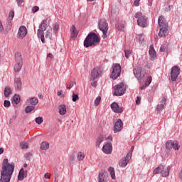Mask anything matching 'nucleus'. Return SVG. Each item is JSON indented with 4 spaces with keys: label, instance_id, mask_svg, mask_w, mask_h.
<instances>
[{
    "label": "nucleus",
    "instance_id": "nucleus-1",
    "mask_svg": "<svg viewBox=\"0 0 182 182\" xmlns=\"http://www.w3.org/2000/svg\"><path fill=\"white\" fill-rule=\"evenodd\" d=\"M15 170V164H9L8 159H4L1 163V170L0 173V182H9L14 171Z\"/></svg>",
    "mask_w": 182,
    "mask_h": 182
},
{
    "label": "nucleus",
    "instance_id": "nucleus-2",
    "mask_svg": "<svg viewBox=\"0 0 182 182\" xmlns=\"http://www.w3.org/2000/svg\"><path fill=\"white\" fill-rule=\"evenodd\" d=\"M99 42H100L99 36L95 33H90L84 41V46L85 48L96 46V45H99Z\"/></svg>",
    "mask_w": 182,
    "mask_h": 182
},
{
    "label": "nucleus",
    "instance_id": "nucleus-3",
    "mask_svg": "<svg viewBox=\"0 0 182 182\" xmlns=\"http://www.w3.org/2000/svg\"><path fill=\"white\" fill-rule=\"evenodd\" d=\"M158 23L159 26V36L163 38V36H166V35L168 34V23L167 21L164 18V16H161L159 18Z\"/></svg>",
    "mask_w": 182,
    "mask_h": 182
},
{
    "label": "nucleus",
    "instance_id": "nucleus-4",
    "mask_svg": "<svg viewBox=\"0 0 182 182\" xmlns=\"http://www.w3.org/2000/svg\"><path fill=\"white\" fill-rule=\"evenodd\" d=\"M170 170H171V167H166L164 165L160 164L154 170V174H160L161 177H168Z\"/></svg>",
    "mask_w": 182,
    "mask_h": 182
},
{
    "label": "nucleus",
    "instance_id": "nucleus-5",
    "mask_svg": "<svg viewBox=\"0 0 182 182\" xmlns=\"http://www.w3.org/2000/svg\"><path fill=\"white\" fill-rule=\"evenodd\" d=\"M48 29V21L43 20L39 29L37 31L38 37L40 38L42 43H45V31Z\"/></svg>",
    "mask_w": 182,
    "mask_h": 182
},
{
    "label": "nucleus",
    "instance_id": "nucleus-6",
    "mask_svg": "<svg viewBox=\"0 0 182 182\" xmlns=\"http://www.w3.org/2000/svg\"><path fill=\"white\" fill-rule=\"evenodd\" d=\"M99 29L102 32V38L106 39L109 35H107V31H109V24L106 19L102 18L98 24Z\"/></svg>",
    "mask_w": 182,
    "mask_h": 182
},
{
    "label": "nucleus",
    "instance_id": "nucleus-7",
    "mask_svg": "<svg viewBox=\"0 0 182 182\" xmlns=\"http://www.w3.org/2000/svg\"><path fill=\"white\" fill-rule=\"evenodd\" d=\"M135 18L137 19L139 26H141V28H146L147 26V18L143 16L141 12L136 13Z\"/></svg>",
    "mask_w": 182,
    "mask_h": 182
},
{
    "label": "nucleus",
    "instance_id": "nucleus-8",
    "mask_svg": "<svg viewBox=\"0 0 182 182\" xmlns=\"http://www.w3.org/2000/svg\"><path fill=\"white\" fill-rule=\"evenodd\" d=\"M103 75V68L102 67H96L91 71L90 80H96Z\"/></svg>",
    "mask_w": 182,
    "mask_h": 182
},
{
    "label": "nucleus",
    "instance_id": "nucleus-9",
    "mask_svg": "<svg viewBox=\"0 0 182 182\" xmlns=\"http://www.w3.org/2000/svg\"><path fill=\"white\" fill-rule=\"evenodd\" d=\"M120 73H122V67L119 64H114L112 66V73L110 75V78L114 80L117 79L119 76H120Z\"/></svg>",
    "mask_w": 182,
    "mask_h": 182
},
{
    "label": "nucleus",
    "instance_id": "nucleus-10",
    "mask_svg": "<svg viewBox=\"0 0 182 182\" xmlns=\"http://www.w3.org/2000/svg\"><path fill=\"white\" fill-rule=\"evenodd\" d=\"M114 96H122L126 92L124 84L117 85L114 87Z\"/></svg>",
    "mask_w": 182,
    "mask_h": 182
},
{
    "label": "nucleus",
    "instance_id": "nucleus-11",
    "mask_svg": "<svg viewBox=\"0 0 182 182\" xmlns=\"http://www.w3.org/2000/svg\"><path fill=\"white\" fill-rule=\"evenodd\" d=\"M180 75V67L175 65L171 68V80L176 82Z\"/></svg>",
    "mask_w": 182,
    "mask_h": 182
},
{
    "label": "nucleus",
    "instance_id": "nucleus-12",
    "mask_svg": "<svg viewBox=\"0 0 182 182\" xmlns=\"http://www.w3.org/2000/svg\"><path fill=\"white\" fill-rule=\"evenodd\" d=\"M166 150H171V149H173V150H178V149H180L178 141L172 140L168 141L166 143Z\"/></svg>",
    "mask_w": 182,
    "mask_h": 182
},
{
    "label": "nucleus",
    "instance_id": "nucleus-13",
    "mask_svg": "<svg viewBox=\"0 0 182 182\" xmlns=\"http://www.w3.org/2000/svg\"><path fill=\"white\" fill-rule=\"evenodd\" d=\"M134 75L138 80H143L144 78V70L141 69V67H137L134 69Z\"/></svg>",
    "mask_w": 182,
    "mask_h": 182
},
{
    "label": "nucleus",
    "instance_id": "nucleus-14",
    "mask_svg": "<svg viewBox=\"0 0 182 182\" xmlns=\"http://www.w3.org/2000/svg\"><path fill=\"white\" fill-rule=\"evenodd\" d=\"M130 159H132V152H129L125 158H123L119 161L120 167H126L127 163L130 161Z\"/></svg>",
    "mask_w": 182,
    "mask_h": 182
},
{
    "label": "nucleus",
    "instance_id": "nucleus-15",
    "mask_svg": "<svg viewBox=\"0 0 182 182\" xmlns=\"http://www.w3.org/2000/svg\"><path fill=\"white\" fill-rule=\"evenodd\" d=\"M123 129V122L121 119H117L114 125L113 132L114 133H119Z\"/></svg>",
    "mask_w": 182,
    "mask_h": 182
},
{
    "label": "nucleus",
    "instance_id": "nucleus-16",
    "mask_svg": "<svg viewBox=\"0 0 182 182\" xmlns=\"http://www.w3.org/2000/svg\"><path fill=\"white\" fill-rule=\"evenodd\" d=\"M28 33V30L26 29V27L21 26L20 28L18 29V36L20 39H23L26 36Z\"/></svg>",
    "mask_w": 182,
    "mask_h": 182
},
{
    "label": "nucleus",
    "instance_id": "nucleus-17",
    "mask_svg": "<svg viewBox=\"0 0 182 182\" xmlns=\"http://www.w3.org/2000/svg\"><path fill=\"white\" fill-rule=\"evenodd\" d=\"M113 151V147L112 146V144L107 143L104 144L102 147V151L105 154H112V151Z\"/></svg>",
    "mask_w": 182,
    "mask_h": 182
},
{
    "label": "nucleus",
    "instance_id": "nucleus-18",
    "mask_svg": "<svg viewBox=\"0 0 182 182\" xmlns=\"http://www.w3.org/2000/svg\"><path fill=\"white\" fill-rule=\"evenodd\" d=\"M111 109L114 113H122L123 112V107L119 105V104L116 102H113L111 105Z\"/></svg>",
    "mask_w": 182,
    "mask_h": 182
},
{
    "label": "nucleus",
    "instance_id": "nucleus-19",
    "mask_svg": "<svg viewBox=\"0 0 182 182\" xmlns=\"http://www.w3.org/2000/svg\"><path fill=\"white\" fill-rule=\"evenodd\" d=\"M98 177V182H107L108 176L107 171H102L101 172H100Z\"/></svg>",
    "mask_w": 182,
    "mask_h": 182
},
{
    "label": "nucleus",
    "instance_id": "nucleus-20",
    "mask_svg": "<svg viewBox=\"0 0 182 182\" xmlns=\"http://www.w3.org/2000/svg\"><path fill=\"white\" fill-rule=\"evenodd\" d=\"M14 86L16 90L21 91V90L22 89V80H21V78L16 77L14 79Z\"/></svg>",
    "mask_w": 182,
    "mask_h": 182
},
{
    "label": "nucleus",
    "instance_id": "nucleus-21",
    "mask_svg": "<svg viewBox=\"0 0 182 182\" xmlns=\"http://www.w3.org/2000/svg\"><path fill=\"white\" fill-rule=\"evenodd\" d=\"M27 176H28V171H25L23 170V168H22L19 171L18 179L20 181H22L23 178H26Z\"/></svg>",
    "mask_w": 182,
    "mask_h": 182
},
{
    "label": "nucleus",
    "instance_id": "nucleus-22",
    "mask_svg": "<svg viewBox=\"0 0 182 182\" xmlns=\"http://www.w3.org/2000/svg\"><path fill=\"white\" fill-rule=\"evenodd\" d=\"M149 55L151 59L157 58V54H156V50H154V46L153 45H151L149 47Z\"/></svg>",
    "mask_w": 182,
    "mask_h": 182
},
{
    "label": "nucleus",
    "instance_id": "nucleus-23",
    "mask_svg": "<svg viewBox=\"0 0 182 182\" xmlns=\"http://www.w3.org/2000/svg\"><path fill=\"white\" fill-rule=\"evenodd\" d=\"M71 38L75 39L77 37V30H76V27L75 25H73L70 28Z\"/></svg>",
    "mask_w": 182,
    "mask_h": 182
},
{
    "label": "nucleus",
    "instance_id": "nucleus-24",
    "mask_svg": "<svg viewBox=\"0 0 182 182\" xmlns=\"http://www.w3.org/2000/svg\"><path fill=\"white\" fill-rule=\"evenodd\" d=\"M166 100H167V98L166 97H163L161 100V103L157 105L156 109L158 112H160L164 109V105H166Z\"/></svg>",
    "mask_w": 182,
    "mask_h": 182
},
{
    "label": "nucleus",
    "instance_id": "nucleus-25",
    "mask_svg": "<svg viewBox=\"0 0 182 182\" xmlns=\"http://www.w3.org/2000/svg\"><path fill=\"white\" fill-rule=\"evenodd\" d=\"M27 102H28V103H30V105H31V106H33V107L36 106V105H37L38 103H39V100H38V98H36V97H35L28 99V100H27Z\"/></svg>",
    "mask_w": 182,
    "mask_h": 182
},
{
    "label": "nucleus",
    "instance_id": "nucleus-26",
    "mask_svg": "<svg viewBox=\"0 0 182 182\" xmlns=\"http://www.w3.org/2000/svg\"><path fill=\"white\" fill-rule=\"evenodd\" d=\"M58 110H59V113H60V114H61V116L66 114V105H60L58 107Z\"/></svg>",
    "mask_w": 182,
    "mask_h": 182
},
{
    "label": "nucleus",
    "instance_id": "nucleus-27",
    "mask_svg": "<svg viewBox=\"0 0 182 182\" xmlns=\"http://www.w3.org/2000/svg\"><path fill=\"white\" fill-rule=\"evenodd\" d=\"M15 59L16 63H23L22 54L21 53L17 52L15 54Z\"/></svg>",
    "mask_w": 182,
    "mask_h": 182
},
{
    "label": "nucleus",
    "instance_id": "nucleus-28",
    "mask_svg": "<svg viewBox=\"0 0 182 182\" xmlns=\"http://www.w3.org/2000/svg\"><path fill=\"white\" fill-rule=\"evenodd\" d=\"M45 38L46 39H48V41H50L52 39V29L48 28L46 32L45 33Z\"/></svg>",
    "mask_w": 182,
    "mask_h": 182
},
{
    "label": "nucleus",
    "instance_id": "nucleus-29",
    "mask_svg": "<svg viewBox=\"0 0 182 182\" xmlns=\"http://www.w3.org/2000/svg\"><path fill=\"white\" fill-rule=\"evenodd\" d=\"M104 139H105V138L102 135H100L97 138L96 145H97V147H100V144H102V143H103Z\"/></svg>",
    "mask_w": 182,
    "mask_h": 182
},
{
    "label": "nucleus",
    "instance_id": "nucleus-30",
    "mask_svg": "<svg viewBox=\"0 0 182 182\" xmlns=\"http://www.w3.org/2000/svg\"><path fill=\"white\" fill-rule=\"evenodd\" d=\"M12 93V90H11V87H6L4 89V96L5 97H9V95Z\"/></svg>",
    "mask_w": 182,
    "mask_h": 182
},
{
    "label": "nucleus",
    "instance_id": "nucleus-31",
    "mask_svg": "<svg viewBox=\"0 0 182 182\" xmlns=\"http://www.w3.org/2000/svg\"><path fill=\"white\" fill-rule=\"evenodd\" d=\"M22 65H23V63H17L16 64H15L14 65L15 72H20L21 70L22 69Z\"/></svg>",
    "mask_w": 182,
    "mask_h": 182
},
{
    "label": "nucleus",
    "instance_id": "nucleus-32",
    "mask_svg": "<svg viewBox=\"0 0 182 182\" xmlns=\"http://www.w3.org/2000/svg\"><path fill=\"white\" fill-rule=\"evenodd\" d=\"M41 150H48V149H49V143L46 141L42 142L41 145Z\"/></svg>",
    "mask_w": 182,
    "mask_h": 182
},
{
    "label": "nucleus",
    "instance_id": "nucleus-33",
    "mask_svg": "<svg viewBox=\"0 0 182 182\" xmlns=\"http://www.w3.org/2000/svg\"><path fill=\"white\" fill-rule=\"evenodd\" d=\"M108 171L109 172L112 178L114 180L116 178V174L114 173V168H109Z\"/></svg>",
    "mask_w": 182,
    "mask_h": 182
},
{
    "label": "nucleus",
    "instance_id": "nucleus-34",
    "mask_svg": "<svg viewBox=\"0 0 182 182\" xmlns=\"http://www.w3.org/2000/svg\"><path fill=\"white\" fill-rule=\"evenodd\" d=\"M33 110H35V107H33V105L27 106L26 107L25 112L26 113H31V112H33Z\"/></svg>",
    "mask_w": 182,
    "mask_h": 182
},
{
    "label": "nucleus",
    "instance_id": "nucleus-35",
    "mask_svg": "<svg viewBox=\"0 0 182 182\" xmlns=\"http://www.w3.org/2000/svg\"><path fill=\"white\" fill-rule=\"evenodd\" d=\"M85 159V154L83 152H78L77 154V160L82 161Z\"/></svg>",
    "mask_w": 182,
    "mask_h": 182
},
{
    "label": "nucleus",
    "instance_id": "nucleus-36",
    "mask_svg": "<svg viewBox=\"0 0 182 182\" xmlns=\"http://www.w3.org/2000/svg\"><path fill=\"white\" fill-rule=\"evenodd\" d=\"M14 102L16 103V105H18L21 102V97L18 95H15L14 96Z\"/></svg>",
    "mask_w": 182,
    "mask_h": 182
},
{
    "label": "nucleus",
    "instance_id": "nucleus-37",
    "mask_svg": "<svg viewBox=\"0 0 182 182\" xmlns=\"http://www.w3.org/2000/svg\"><path fill=\"white\" fill-rule=\"evenodd\" d=\"M151 76H149L145 81V86H149L151 83Z\"/></svg>",
    "mask_w": 182,
    "mask_h": 182
},
{
    "label": "nucleus",
    "instance_id": "nucleus-38",
    "mask_svg": "<svg viewBox=\"0 0 182 182\" xmlns=\"http://www.w3.org/2000/svg\"><path fill=\"white\" fill-rule=\"evenodd\" d=\"M124 53H125V58H127V59H129V58H130V55H132V50H125Z\"/></svg>",
    "mask_w": 182,
    "mask_h": 182
},
{
    "label": "nucleus",
    "instance_id": "nucleus-39",
    "mask_svg": "<svg viewBox=\"0 0 182 182\" xmlns=\"http://www.w3.org/2000/svg\"><path fill=\"white\" fill-rule=\"evenodd\" d=\"M15 16V12L14 11H11L9 14V18L10 21H12L14 19V17Z\"/></svg>",
    "mask_w": 182,
    "mask_h": 182
},
{
    "label": "nucleus",
    "instance_id": "nucleus-40",
    "mask_svg": "<svg viewBox=\"0 0 182 182\" xmlns=\"http://www.w3.org/2000/svg\"><path fill=\"white\" fill-rule=\"evenodd\" d=\"M72 97H73V102H77V100H79V95L75 93L73 94Z\"/></svg>",
    "mask_w": 182,
    "mask_h": 182
},
{
    "label": "nucleus",
    "instance_id": "nucleus-41",
    "mask_svg": "<svg viewBox=\"0 0 182 182\" xmlns=\"http://www.w3.org/2000/svg\"><path fill=\"white\" fill-rule=\"evenodd\" d=\"M43 122V119H42V117H38L36 118V123H37V124H41Z\"/></svg>",
    "mask_w": 182,
    "mask_h": 182
},
{
    "label": "nucleus",
    "instance_id": "nucleus-42",
    "mask_svg": "<svg viewBox=\"0 0 182 182\" xmlns=\"http://www.w3.org/2000/svg\"><path fill=\"white\" fill-rule=\"evenodd\" d=\"M100 100H102V98L100 97H97V98L95 100V105L99 106V105L100 103Z\"/></svg>",
    "mask_w": 182,
    "mask_h": 182
},
{
    "label": "nucleus",
    "instance_id": "nucleus-43",
    "mask_svg": "<svg viewBox=\"0 0 182 182\" xmlns=\"http://www.w3.org/2000/svg\"><path fill=\"white\" fill-rule=\"evenodd\" d=\"M20 146H21V149H28V143H26V142H21V144H20Z\"/></svg>",
    "mask_w": 182,
    "mask_h": 182
},
{
    "label": "nucleus",
    "instance_id": "nucleus-44",
    "mask_svg": "<svg viewBox=\"0 0 182 182\" xmlns=\"http://www.w3.org/2000/svg\"><path fill=\"white\" fill-rule=\"evenodd\" d=\"M166 50H167V46H166V45L161 46L160 51L161 52H166Z\"/></svg>",
    "mask_w": 182,
    "mask_h": 182
},
{
    "label": "nucleus",
    "instance_id": "nucleus-45",
    "mask_svg": "<svg viewBox=\"0 0 182 182\" xmlns=\"http://www.w3.org/2000/svg\"><path fill=\"white\" fill-rule=\"evenodd\" d=\"M38 11H39V6H35L32 8V12L33 14H36V12H38Z\"/></svg>",
    "mask_w": 182,
    "mask_h": 182
},
{
    "label": "nucleus",
    "instance_id": "nucleus-46",
    "mask_svg": "<svg viewBox=\"0 0 182 182\" xmlns=\"http://www.w3.org/2000/svg\"><path fill=\"white\" fill-rule=\"evenodd\" d=\"M4 107H9L11 106V102L9 100H5L4 102Z\"/></svg>",
    "mask_w": 182,
    "mask_h": 182
},
{
    "label": "nucleus",
    "instance_id": "nucleus-47",
    "mask_svg": "<svg viewBox=\"0 0 182 182\" xmlns=\"http://www.w3.org/2000/svg\"><path fill=\"white\" fill-rule=\"evenodd\" d=\"M51 176H52V174L49 173L48 172L44 174V178L47 179V180L50 179Z\"/></svg>",
    "mask_w": 182,
    "mask_h": 182
},
{
    "label": "nucleus",
    "instance_id": "nucleus-48",
    "mask_svg": "<svg viewBox=\"0 0 182 182\" xmlns=\"http://www.w3.org/2000/svg\"><path fill=\"white\" fill-rule=\"evenodd\" d=\"M91 81V86H92V87H96V86H97V82L95 81V80H90Z\"/></svg>",
    "mask_w": 182,
    "mask_h": 182
},
{
    "label": "nucleus",
    "instance_id": "nucleus-49",
    "mask_svg": "<svg viewBox=\"0 0 182 182\" xmlns=\"http://www.w3.org/2000/svg\"><path fill=\"white\" fill-rule=\"evenodd\" d=\"M18 6H22V4L23 2H25V0H16Z\"/></svg>",
    "mask_w": 182,
    "mask_h": 182
},
{
    "label": "nucleus",
    "instance_id": "nucleus-50",
    "mask_svg": "<svg viewBox=\"0 0 182 182\" xmlns=\"http://www.w3.org/2000/svg\"><path fill=\"white\" fill-rule=\"evenodd\" d=\"M75 83L73 82H70V84L67 85V89H72Z\"/></svg>",
    "mask_w": 182,
    "mask_h": 182
},
{
    "label": "nucleus",
    "instance_id": "nucleus-51",
    "mask_svg": "<svg viewBox=\"0 0 182 182\" xmlns=\"http://www.w3.org/2000/svg\"><path fill=\"white\" fill-rule=\"evenodd\" d=\"M4 32V26L2 25V21H0V33Z\"/></svg>",
    "mask_w": 182,
    "mask_h": 182
},
{
    "label": "nucleus",
    "instance_id": "nucleus-52",
    "mask_svg": "<svg viewBox=\"0 0 182 182\" xmlns=\"http://www.w3.org/2000/svg\"><path fill=\"white\" fill-rule=\"evenodd\" d=\"M141 100V97H137L136 100V105H140V101Z\"/></svg>",
    "mask_w": 182,
    "mask_h": 182
},
{
    "label": "nucleus",
    "instance_id": "nucleus-53",
    "mask_svg": "<svg viewBox=\"0 0 182 182\" xmlns=\"http://www.w3.org/2000/svg\"><path fill=\"white\" fill-rule=\"evenodd\" d=\"M143 41H144V37L143 36H141L139 38V43H143Z\"/></svg>",
    "mask_w": 182,
    "mask_h": 182
},
{
    "label": "nucleus",
    "instance_id": "nucleus-54",
    "mask_svg": "<svg viewBox=\"0 0 182 182\" xmlns=\"http://www.w3.org/2000/svg\"><path fill=\"white\" fill-rule=\"evenodd\" d=\"M62 93H63V91L60 90V91H58L57 95L58 96H60V97H63V95H62Z\"/></svg>",
    "mask_w": 182,
    "mask_h": 182
},
{
    "label": "nucleus",
    "instance_id": "nucleus-55",
    "mask_svg": "<svg viewBox=\"0 0 182 182\" xmlns=\"http://www.w3.org/2000/svg\"><path fill=\"white\" fill-rule=\"evenodd\" d=\"M54 31H59V24H55V26L53 27Z\"/></svg>",
    "mask_w": 182,
    "mask_h": 182
},
{
    "label": "nucleus",
    "instance_id": "nucleus-56",
    "mask_svg": "<svg viewBox=\"0 0 182 182\" xmlns=\"http://www.w3.org/2000/svg\"><path fill=\"white\" fill-rule=\"evenodd\" d=\"M139 2H140V0H134V5L135 6H139Z\"/></svg>",
    "mask_w": 182,
    "mask_h": 182
},
{
    "label": "nucleus",
    "instance_id": "nucleus-57",
    "mask_svg": "<svg viewBox=\"0 0 182 182\" xmlns=\"http://www.w3.org/2000/svg\"><path fill=\"white\" fill-rule=\"evenodd\" d=\"M47 58H50V59H52V58H53V55L52 53H49L48 55H47Z\"/></svg>",
    "mask_w": 182,
    "mask_h": 182
},
{
    "label": "nucleus",
    "instance_id": "nucleus-58",
    "mask_svg": "<svg viewBox=\"0 0 182 182\" xmlns=\"http://www.w3.org/2000/svg\"><path fill=\"white\" fill-rule=\"evenodd\" d=\"M146 87H147V86L144 85L142 87H140L141 90H144V89H146Z\"/></svg>",
    "mask_w": 182,
    "mask_h": 182
},
{
    "label": "nucleus",
    "instance_id": "nucleus-59",
    "mask_svg": "<svg viewBox=\"0 0 182 182\" xmlns=\"http://www.w3.org/2000/svg\"><path fill=\"white\" fill-rule=\"evenodd\" d=\"M4 153V148H0V154Z\"/></svg>",
    "mask_w": 182,
    "mask_h": 182
},
{
    "label": "nucleus",
    "instance_id": "nucleus-60",
    "mask_svg": "<svg viewBox=\"0 0 182 182\" xmlns=\"http://www.w3.org/2000/svg\"><path fill=\"white\" fill-rule=\"evenodd\" d=\"M118 28H119V29H123V28H124V25L122 24V26H121V27H120V26H118Z\"/></svg>",
    "mask_w": 182,
    "mask_h": 182
},
{
    "label": "nucleus",
    "instance_id": "nucleus-61",
    "mask_svg": "<svg viewBox=\"0 0 182 182\" xmlns=\"http://www.w3.org/2000/svg\"><path fill=\"white\" fill-rule=\"evenodd\" d=\"M108 140H112L113 139V137L112 136H108Z\"/></svg>",
    "mask_w": 182,
    "mask_h": 182
},
{
    "label": "nucleus",
    "instance_id": "nucleus-62",
    "mask_svg": "<svg viewBox=\"0 0 182 182\" xmlns=\"http://www.w3.org/2000/svg\"><path fill=\"white\" fill-rule=\"evenodd\" d=\"M131 149H132V151H133V150H134V146H132Z\"/></svg>",
    "mask_w": 182,
    "mask_h": 182
},
{
    "label": "nucleus",
    "instance_id": "nucleus-63",
    "mask_svg": "<svg viewBox=\"0 0 182 182\" xmlns=\"http://www.w3.org/2000/svg\"><path fill=\"white\" fill-rule=\"evenodd\" d=\"M54 182H59V180H58L57 178L55 179Z\"/></svg>",
    "mask_w": 182,
    "mask_h": 182
},
{
    "label": "nucleus",
    "instance_id": "nucleus-64",
    "mask_svg": "<svg viewBox=\"0 0 182 182\" xmlns=\"http://www.w3.org/2000/svg\"><path fill=\"white\" fill-rule=\"evenodd\" d=\"M24 167H28V165L27 164H24Z\"/></svg>",
    "mask_w": 182,
    "mask_h": 182
}]
</instances>
